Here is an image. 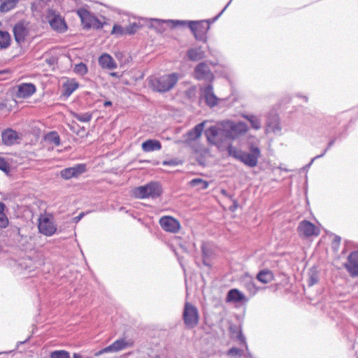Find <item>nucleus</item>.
I'll return each mask as SVG.
<instances>
[{
    "label": "nucleus",
    "mask_w": 358,
    "mask_h": 358,
    "mask_svg": "<svg viewBox=\"0 0 358 358\" xmlns=\"http://www.w3.org/2000/svg\"><path fill=\"white\" fill-rule=\"evenodd\" d=\"M245 130L246 126L241 122L224 120L208 128L205 134L208 143L217 146L220 150L227 149L230 156L240 159L246 164V155L230 144L231 140Z\"/></svg>",
    "instance_id": "nucleus-1"
},
{
    "label": "nucleus",
    "mask_w": 358,
    "mask_h": 358,
    "mask_svg": "<svg viewBox=\"0 0 358 358\" xmlns=\"http://www.w3.org/2000/svg\"><path fill=\"white\" fill-rule=\"evenodd\" d=\"M154 21L157 24L165 23L171 27H176L178 25L188 24L189 28L194 34L195 38L198 41H206V33L210 28V20L202 21H187V20H160L155 19Z\"/></svg>",
    "instance_id": "nucleus-2"
},
{
    "label": "nucleus",
    "mask_w": 358,
    "mask_h": 358,
    "mask_svg": "<svg viewBox=\"0 0 358 358\" xmlns=\"http://www.w3.org/2000/svg\"><path fill=\"white\" fill-rule=\"evenodd\" d=\"M178 74L173 73L159 77H151L149 80L150 87L155 92L164 93L170 91L178 83Z\"/></svg>",
    "instance_id": "nucleus-3"
},
{
    "label": "nucleus",
    "mask_w": 358,
    "mask_h": 358,
    "mask_svg": "<svg viewBox=\"0 0 358 358\" xmlns=\"http://www.w3.org/2000/svg\"><path fill=\"white\" fill-rule=\"evenodd\" d=\"M161 194V186L156 182H151L145 185L139 186L133 190V194L137 199L156 198L159 196Z\"/></svg>",
    "instance_id": "nucleus-4"
},
{
    "label": "nucleus",
    "mask_w": 358,
    "mask_h": 358,
    "mask_svg": "<svg viewBox=\"0 0 358 358\" xmlns=\"http://www.w3.org/2000/svg\"><path fill=\"white\" fill-rule=\"evenodd\" d=\"M182 319L187 328H194L198 324L199 320L197 308L192 303L186 302L182 312Z\"/></svg>",
    "instance_id": "nucleus-5"
},
{
    "label": "nucleus",
    "mask_w": 358,
    "mask_h": 358,
    "mask_svg": "<svg viewBox=\"0 0 358 358\" xmlns=\"http://www.w3.org/2000/svg\"><path fill=\"white\" fill-rule=\"evenodd\" d=\"M46 17L51 28L55 31L64 33L67 30V25L64 17L56 11L49 9Z\"/></svg>",
    "instance_id": "nucleus-6"
},
{
    "label": "nucleus",
    "mask_w": 358,
    "mask_h": 358,
    "mask_svg": "<svg viewBox=\"0 0 358 358\" xmlns=\"http://www.w3.org/2000/svg\"><path fill=\"white\" fill-rule=\"evenodd\" d=\"M256 142H250L248 136V166H256L259 158L261 157V151L258 146L259 140L255 139Z\"/></svg>",
    "instance_id": "nucleus-7"
},
{
    "label": "nucleus",
    "mask_w": 358,
    "mask_h": 358,
    "mask_svg": "<svg viewBox=\"0 0 358 358\" xmlns=\"http://www.w3.org/2000/svg\"><path fill=\"white\" fill-rule=\"evenodd\" d=\"M29 22L21 20L17 22L13 27L15 40L17 43H23L29 33Z\"/></svg>",
    "instance_id": "nucleus-8"
},
{
    "label": "nucleus",
    "mask_w": 358,
    "mask_h": 358,
    "mask_svg": "<svg viewBox=\"0 0 358 358\" xmlns=\"http://www.w3.org/2000/svg\"><path fill=\"white\" fill-rule=\"evenodd\" d=\"M132 344L133 343L131 341H127L124 338H120L115 341L114 343L107 346L106 348L95 352L94 355L97 357L103 353L117 352L131 346Z\"/></svg>",
    "instance_id": "nucleus-9"
},
{
    "label": "nucleus",
    "mask_w": 358,
    "mask_h": 358,
    "mask_svg": "<svg viewBox=\"0 0 358 358\" xmlns=\"http://www.w3.org/2000/svg\"><path fill=\"white\" fill-rule=\"evenodd\" d=\"M297 231L301 237L308 238L312 236H318L320 230L313 223L308 220L299 222Z\"/></svg>",
    "instance_id": "nucleus-10"
},
{
    "label": "nucleus",
    "mask_w": 358,
    "mask_h": 358,
    "mask_svg": "<svg viewBox=\"0 0 358 358\" xmlns=\"http://www.w3.org/2000/svg\"><path fill=\"white\" fill-rule=\"evenodd\" d=\"M281 127L280 125V119L278 115L274 113L271 112L266 116V129L265 131L268 133H273L280 135L281 132Z\"/></svg>",
    "instance_id": "nucleus-11"
},
{
    "label": "nucleus",
    "mask_w": 358,
    "mask_h": 358,
    "mask_svg": "<svg viewBox=\"0 0 358 358\" xmlns=\"http://www.w3.org/2000/svg\"><path fill=\"white\" fill-rule=\"evenodd\" d=\"M86 171L87 168L85 164H78L74 166L62 169L60 171V176L64 180H69L72 178H78Z\"/></svg>",
    "instance_id": "nucleus-12"
},
{
    "label": "nucleus",
    "mask_w": 358,
    "mask_h": 358,
    "mask_svg": "<svg viewBox=\"0 0 358 358\" xmlns=\"http://www.w3.org/2000/svg\"><path fill=\"white\" fill-rule=\"evenodd\" d=\"M161 227L166 231L177 233L180 229V222L171 216H164L159 220Z\"/></svg>",
    "instance_id": "nucleus-13"
},
{
    "label": "nucleus",
    "mask_w": 358,
    "mask_h": 358,
    "mask_svg": "<svg viewBox=\"0 0 358 358\" xmlns=\"http://www.w3.org/2000/svg\"><path fill=\"white\" fill-rule=\"evenodd\" d=\"M38 227L41 234L48 236L54 234L57 230L56 226L54 224L52 220L48 217H40L38 219Z\"/></svg>",
    "instance_id": "nucleus-14"
},
{
    "label": "nucleus",
    "mask_w": 358,
    "mask_h": 358,
    "mask_svg": "<svg viewBox=\"0 0 358 358\" xmlns=\"http://www.w3.org/2000/svg\"><path fill=\"white\" fill-rule=\"evenodd\" d=\"M194 76L197 80L210 81L213 74L208 65L204 62L199 63L194 69Z\"/></svg>",
    "instance_id": "nucleus-15"
},
{
    "label": "nucleus",
    "mask_w": 358,
    "mask_h": 358,
    "mask_svg": "<svg viewBox=\"0 0 358 358\" xmlns=\"http://www.w3.org/2000/svg\"><path fill=\"white\" fill-rule=\"evenodd\" d=\"M345 267L351 276H358V251H354L350 254Z\"/></svg>",
    "instance_id": "nucleus-16"
},
{
    "label": "nucleus",
    "mask_w": 358,
    "mask_h": 358,
    "mask_svg": "<svg viewBox=\"0 0 358 358\" xmlns=\"http://www.w3.org/2000/svg\"><path fill=\"white\" fill-rule=\"evenodd\" d=\"M36 87L32 83H22L17 86L16 96L18 98H27L31 96L36 92Z\"/></svg>",
    "instance_id": "nucleus-17"
},
{
    "label": "nucleus",
    "mask_w": 358,
    "mask_h": 358,
    "mask_svg": "<svg viewBox=\"0 0 358 358\" xmlns=\"http://www.w3.org/2000/svg\"><path fill=\"white\" fill-rule=\"evenodd\" d=\"M99 64L103 69L109 70L115 69L117 67V63L114 59L110 55L106 53H104L99 57Z\"/></svg>",
    "instance_id": "nucleus-18"
},
{
    "label": "nucleus",
    "mask_w": 358,
    "mask_h": 358,
    "mask_svg": "<svg viewBox=\"0 0 358 358\" xmlns=\"http://www.w3.org/2000/svg\"><path fill=\"white\" fill-rule=\"evenodd\" d=\"M203 95L206 104L210 107H213L217 104V98L213 91L211 85H208L203 89Z\"/></svg>",
    "instance_id": "nucleus-19"
},
{
    "label": "nucleus",
    "mask_w": 358,
    "mask_h": 358,
    "mask_svg": "<svg viewBox=\"0 0 358 358\" xmlns=\"http://www.w3.org/2000/svg\"><path fill=\"white\" fill-rule=\"evenodd\" d=\"M19 136L13 129H7L2 133V141L5 145H11L17 143Z\"/></svg>",
    "instance_id": "nucleus-20"
},
{
    "label": "nucleus",
    "mask_w": 358,
    "mask_h": 358,
    "mask_svg": "<svg viewBox=\"0 0 358 358\" xmlns=\"http://www.w3.org/2000/svg\"><path fill=\"white\" fill-rule=\"evenodd\" d=\"M187 57L190 61L198 62L205 57V52L201 47L189 48Z\"/></svg>",
    "instance_id": "nucleus-21"
},
{
    "label": "nucleus",
    "mask_w": 358,
    "mask_h": 358,
    "mask_svg": "<svg viewBox=\"0 0 358 358\" xmlns=\"http://www.w3.org/2000/svg\"><path fill=\"white\" fill-rule=\"evenodd\" d=\"M46 10H48L49 8L44 0H36L31 4V10L35 16H41Z\"/></svg>",
    "instance_id": "nucleus-22"
},
{
    "label": "nucleus",
    "mask_w": 358,
    "mask_h": 358,
    "mask_svg": "<svg viewBox=\"0 0 358 358\" xmlns=\"http://www.w3.org/2000/svg\"><path fill=\"white\" fill-rule=\"evenodd\" d=\"M161 148V143L155 139H149L142 143V150L146 152L159 150Z\"/></svg>",
    "instance_id": "nucleus-23"
},
{
    "label": "nucleus",
    "mask_w": 358,
    "mask_h": 358,
    "mask_svg": "<svg viewBox=\"0 0 358 358\" xmlns=\"http://www.w3.org/2000/svg\"><path fill=\"white\" fill-rule=\"evenodd\" d=\"M77 13L84 26L87 28H90L94 16L86 9H79Z\"/></svg>",
    "instance_id": "nucleus-24"
},
{
    "label": "nucleus",
    "mask_w": 358,
    "mask_h": 358,
    "mask_svg": "<svg viewBox=\"0 0 358 358\" xmlns=\"http://www.w3.org/2000/svg\"><path fill=\"white\" fill-rule=\"evenodd\" d=\"M205 123L206 122L203 121L196 124L192 129H191L187 134L188 138L191 141H195L198 139L201 136Z\"/></svg>",
    "instance_id": "nucleus-25"
},
{
    "label": "nucleus",
    "mask_w": 358,
    "mask_h": 358,
    "mask_svg": "<svg viewBox=\"0 0 358 358\" xmlns=\"http://www.w3.org/2000/svg\"><path fill=\"white\" fill-rule=\"evenodd\" d=\"M20 0H0V11L7 13L15 8Z\"/></svg>",
    "instance_id": "nucleus-26"
},
{
    "label": "nucleus",
    "mask_w": 358,
    "mask_h": 358,
    "mask_svg": "<svg viewBox=\"0 0 358 358\" xmlns=\"http://www.w3.org/2000/svg\"><path fill=\"white\" fill-rule=\"evenodd\" d=\"M257 279L261 282L268 283L273 280V274L269 270H263L257 275Z\"/></svg>",
    "instance_id": "nucleus-27"
},
{
    "label": "nucleus",
    "mask_w": 358,
    "mask_h": 358,
    "mask_svg": "<svg viewBox=\"0 0 358 358\" xmlns=\"http://www.w3.org/2000/svg\"><path fill=\"white\" fill-rule=\"evenodd\" d=\"M248 122L250 123V127L255 130H259L262 127L261 117L255 115H248Z\"/></svg>",
    "instance_id": "nucleus-28"
},
{
    "label": "nucleus",
    "mask_w": 358,
    "mask_h": 358,
    "mask_svg": "<svg viewBox=\"0 0 358 358\" xmlns=\"http://www.w3.org/2000/svg\"><path fill=\"white\" fill-rule=\"evenodd\" d=\"M78 83L73 80L65 83L63 86V94L67 97L69 96L74 91L78 89Z\"/></svg>",
    "instance_id": "nucleus-29"
},
{
    "label": "nucleus",
    "mask_w": 358,
    "mask_h": 358,
    "mask_svg": "<svg viewBox=\"0 0 358 358\" xmlns=\"http://www.w3.org/2000/svg\"><path fill=\"white\" fill-rule=\"evenodd\" d=\"M244 299V295L238 289H234L230 290L227 296V301L237 302Z\"/></svg>",
    "instance_id": "nucleus-30"
},
{
    "label": "nucleus",
    "mask_w": 358,
    "mask_h": 358,
    "mask_svg": "<svg viewBox=\"0 0 358 358\" xmlns=\"http://www.w3.org/2000/svg\"><path fill=\"white\" fill-rule=\"evenodd\" d=\"M45 140L53 143L56 146L60 145V137L56 131H51L47 134L45 136Z\"/></svg>",
    "instance_id": "nucleus-31"
},
{
    "label": "nucleus",
    "mask_w": 358,
    "mask_h": 358,
    "mask_svg": "<svg viewBox=\"0 0 358 358\" xmlns=\"http://www.w3.org/2000/svg\"><path fill=\"white\" fill-rule=\"evenodd\" d=\"M10 36L7 31H0V48H6L10 45Z\"/></svg>",
    "instance_id": "nucleus-32"
},
{
    "label": "nucleus",
    "mask_w": 358,
    "mask_h": 358,
    "mask_svg": "<svg viewBox=\"0 0 358 358\" xmlns=\"http://www.w3.org/2000/svg\"><path fill=\"white\" fill-rule=\"evenodd\" d=\"M189 184L192 187H196L199 189H206L208 187V182L201 178L192 179Z\"/></svg>",
    "instance_id": "nucleus-33"
},
{
    "label": "nucleus",
    "mask_w": 358,
    "mask_h": 358,
    "mask_svg": "<svg viewBox=\"0 0 358 358\" xmlns=\"http://www.w3.org/2000/svg\"><path fill=\"white\" fill-rule=\"evenodd\" d=\"M50 358H70V354L65 350H55L50 353Z\"/></svg>",
    "instance_id": "nucleus-34"
},
{
    "label": "nucleus",
    "mask_w": 358,
    "mask_h": 358,
    "mask_svg": "<svg viewBox=\"0 0 358 358\" xmlns=\"http://www.w3.org/2000/svg\"><path fill=\"white\" fill-rule=\"evenodd\" d=\"M73 117L82 122H88L92 119V115L90 113H76L73 114Z\"/></svg>",
    "instance_id": "nucleus-35"
},
{
    "label": "nucleus",
    "mask_w": 358,
    "mask_h": 358,
    "mask_svg": "<svg viewBox=\"0 0 358 358\" xmlns=\"http://www.w3.org/2000/svg\"><path fill=\"white\" fill-rule=\"evenodd\" d=\"M243 353V350L237 348H232L228 351L227 355L232 358H240L242 356Z\"/></svg>",
    "instance_id": "nucleus-36"
},
{
    "label": "nucleus",
    "mask_w": 358,
    "mask_h": 358,
    "mask_svg": "<svg viewBox=\"0 0 358 358\" xmlns=\"http://www.w3.org/2000/svg\"><path fill=\"white\" fill-rule=\"evenodd\" d=\"M259 288L256 286L253 280L248 281V293L250 296H254Z\"/></svg>",
    "instance_id": "nucleus-37"
},
{
    "label": "nucleus",
    "mask_w": 358,
    "mask_h": 358,
    "mask_svg": "<svg viewBox=\"0 0 358 358\" xmlns=\"http://www.w3.org/2000/svg\"><path fill=\"white\" fill-rule=\"evenodd\" d=\"M74 71L79 75L83 76L87 72V66L83 63L76 64L74 68Z\"/></svg>",
    "instance_id": "nucleus-38"
},
{
    "label": "nucleus",
    "mask_w": 358,
    "mask_h": 358,
    "mask_svg": "<svg viewBox=\"0 0 358 358\" xmlns=\"http://www.w3.org/2000/svg\"><path fill=\"white\" fill-rule=\"evenodd\" d=\"M0 170L3 171L6 173H8L10 172V168L7 162L3 159L0 157Z\"/></svg>",
    "instance_id": "nucleus-39"
},
{
    "label": "nucleus",
    "mask_w": 358,
    "mask_h": 358,
    "mask_svg": "<svg viewBox=\"0 0 358 358\" xmlns=\"http://www.w3.org/2000/svg\"><path fill=\"white\" fill-rule=\"evenodd\" d=\"M111 34L123 35L125 34V29L120 25L115 24L113 27Z\"/></svg>",
    "instance_id": "nucleus-40"
},
{
    "label": "nucleus",
    "mask_w": 358,
    "mask_h": 358,
    "mask_svg": "<svg viewBox=\"0 0 358 358\" xmlns=\"http://www.w3.org/2000/svg\"><path fill=\"white\" fill-rule=\"evenodd\" d=\"M8 224V220L5 213H0V227L5 228Z\"/></svg>",
    "instance_id": "nucleus-41"
},
{
    "label": "nucleus",
    "mask_w": 358,
    "mask_h": 358,
    "mask_svg": "<svg viewBox=\"0 0 358 358\" xmlns=\"http://www.w3.org/2000/svg\"><path fill=\"white\" fill-rule=\"evenodd\" d=\"M318 281V277L316 273H312L308 278V284L309 286H313Z\"/></svg>",
    "instance_id": "nucleus-42"
},
{
    "label": "nucleus",
    "mask_w": 358,
    "mask_h": 358,
    "mask_svg": "<svg viewBox=\"0 0 358 358\" xmlns=\"http://www.w3.org/2000/svg\"><path fill=\"white\" fill-rule=\"evenodd\" d=\"M91 27H93L96 29H99L103 27V24L97 17L94 16Z\"/></svg>",
    "instance_id": "nucleus-43"
},
{
    "label": "nucleus",
    "mask_w": 358,
    "mask_h": 358,
    "mask_svg": "<svg viewBox=\"0 0 358 358\" xmlns=\"http://www.w3.org/2000/svg\"><path fill=\"white\" fill-rule=\"evenodd\" d=\"M335 142V139H333L331 140L329 143H328V145L327 147V148L324 150V151L321 154V155H317L315 156L311 161L310 163H312L315 159H317V158H320L322 157H323L325 153L327 152V150L334 145Z\"/></svg>",
    "instance_id": "nucleus-44"
},
{
    "label": "nucleus",
    "mask_w": 358,
    "mask_h": 358,
    "mask_svg": "<svg viewBox=\"0 0 358 358\" xmlns=\"http://www.w3.org/2000/svg\"><path fill=\"white\" fill-rule=\"evenodd\" d=\"M138 27L136 24H133L125 29V34H133L136 31Z\"/></svg>",
    "instance_id": "nucleus-45"
},
{
    "label": "nucleus",
    "mask_w": 358,
    "mask_h": 358,
    "mask_svg": "<svg viewBox=\"0 0 358 358\" xmlns=\"http://www.w3.org/2000/svg\"><path fill=\"white\" fill-rule=\"evenodd\" d=\"M201 251H202L203 257L208 258L210 256L211 252H210V250L204 244H203L201 246Z\"/></svg>",
    "instance_id": "nucleus-46"
},
{
    "label": "nucleus",
    "mask_w": 358,
    "mask_h": 358,
    "mask_svg": "<svg viewBox=\"0 0 358 358\" xmlns=\"http://www.w3.org/2000/svg\"><path fill=\"white\" fill-rule=\"evenodd\" d=\"M341 241V237H340V236H335V238H334V241H333V243H332L333 246H334H334H335V247H336V246H338V245L340 244Z\"/></svg>",
    "instance_id": "nucleus-47"
},
{
    "label": "nucleus",
    "mask_w": 358,
    "mask_h": 358,
    "mask_svg": "<svg viewBox=\"0 0 358 358\" xmlns=\"http://www.w3.org/2000/svg\"><path fill=\"white\" fill-rule=\"evenodd\" d=\"M84 216V213H81L79 214V215L73 218V220H75L76 222H79Z\"/></svg>",
    "instance_id": "nucleus-48"
},
{
    "label": "nucleus",
    "mask_w": 358,
    "mask_h": 358,
    "mask_svg": "<svg viewBox=\"0 0 358 358\" xmlns=\"http://www.w3.org/2000/svg\"><path fill=\"white\" fill-rule=\"evenodd\" d=\"M162 164H163V165H176V163L173 160L164 161Z\"/></svg>",
    "instance_id": "nucleus-49"
},
{
    "label": "nucleus",
    "mask_w": 358,
    "mask_h": 358,
    "mask_svg": "<svg viewBox=\"0 0 358 358\" xmlns=\"http://www.w3.org/2000/svg\"><path fill=\"white\" fill-rule=\"evenodd\" d=\"M5 208V204L2 202H0V213H4Z\"/></svg>",
    "instance_id": "nucleus-50"
},
{
    "label": "nucleus",
    "mask_w": 358,
    "mask_h": 358,
    "mask_svg": "<svg viewBox=\"0 0 358 358\" xmlns=\"http://www.w3.org/2000/svg\"><path fill=\"white\" fill-rule=\"evenodd\" d=\"M46 62L50 65L53 64L54 62H55V59L54 58H50V59H45Z\"/></svg>",
    "instance_id": "nucleus-51"
},
{
    "label": "nucleus",
    "mask_w": 358,
    "mask_h": 358,
    "mask_svg": "<svg viewBox=\"0 0 358 358\" xmlns=\"http://www.w3.org/2000/svg\"><path fill=\"white\" fill-rule=\"evenodd\" d=\"M208 257H203V263L204 265L210 266V264L208 262Z\"/></svg>",
    "instance_id": "nucleus-52"
},
{
    "label": "nucleus",
    "mask_w": 358,
    "mask_h": 358,
    "mask_svg": "<svg viewBox=\"0 0 358 358\" xmlns=\"http://www.w3.org/2000/svg\"><path fill=\"white\" fill-rule=\"evenodd\" d=\"M238 340L241 342V343H243L244 342V336L243 335L242 333H240L238 336Z\"/></svg>",
    "instance_id": "nucleus-53"
},
{
    "label": "nucleus",
    "mask_w": 358,
    "mask_h": 358,
    "mask_svg": "<svg viewBox=\"0 0 358 358\" xmlns=\"http://www.w3.org/2000/svg\"><path fill=\"white\" fill-rule=\"evenodd\" d=\"M226 9V7H224L222 10L213 20V21H215L222 14V13L224 11V10Z\"/></svg>",
    "instance_id": "nucleus-54"
},
{
    "label": "nucleus",
    "mask_w": 358,
    "mask_h": 358,
    "mask_svg": "<svg viewBox=\"0 0 358 358\" xmlns=\"http://www.w3.org/2000/svg\"><path fill=\"white\" fill-rule=\"evenodd\" d=\"M103 105H104V106H109L112 105V103L110 101H107L104 102Z\"/></svg>",
    "instance_id": "nucleus-55"
},
{
    "label": "nucleus",
    "mask_w": 358,
    "mask_h": 358,
    "mask_svg": "<svg viewBox=\"0 0 358 358\" xmlns=\"http://www.w3.org/2000/svg\"><path fill=\"white\" fill-rule=\"evenodd\" d=\"M73 358H83L82 356L79 354L74 353Z\"/></svg>",
    "instance_id": "nucleus-56"
},
{
    "label": "nucleus",
    "mask_w": 358,
    "mask_h": 358,
    "mask_svg": "<svg viewBox=\"0 0 358 358\" xmlns=\"http://www.w3.org/2000/svg\"><path fill=\"white\" fill-rule=\"evenodd\" d=\"M110 76H113V77H116V76H117V73L116 72H113V73H110Z\"/></svg>",
    "instance_id": "nucleus-57"
},
{
    "label": "nucleus",
    "mask_w": 358,
    "mask_h": 358,
    "mask_svg": "<svg viewBox=\"0 0 358 358\" xmlns=\"http://www.w3.org/2000/svg\"><path fill=\"white\" fill-rule=\"evenodd\" d=\"M247 356H248V358L249 357H250V358H252V357H251V356H250V355L248 352V354H247Z\"/></svg>",
    "instance_id": "nucleus-58"
},
{
    "label": "nucleus",
    "mask_w": 358,
    "mask_h": 358,
    "mask_svg": "<svg viewBox=\"0 0 358 358\" xmlns=\"http://www.w3.org/2000/svg\"><path fill=\"white\" fill-rule=\"evenodd\" d=\"M304 99H305L306 101H308V98L306 96H304Z\"/></svg>",
    "instance_id": "nucleus-59"
},
{
    "label": "nucleus",
    "mask_w": 358,
    "mask_h": 358,
    "mask_svg": "<svg viewBox=\"0 0 358 358\" xmlns=\"http://www.w3.org/2000/svg\"><path fill=\"white\" fill-rule=\"evenodd\" d=\"M222 193H223V194H225V193H226V191H225V190H222Z\"/></svg>",
    "instance_id": "nucleus-60"
},
{
    "label": "nucleus",
    "mask_w": 358,
    "mask_h": 358,
    "mask_svg": "<svg viewBox=\"0 0 358 358\" xmlns=\"http://www.w3.org/2000/svg\"><path fill=\"white\" fill-rule=\"evenodd\" d=\"M87 358H92V357H87Z\"/></svg>",
    "instance_id": "nucleus-61"
}]
</instances>
